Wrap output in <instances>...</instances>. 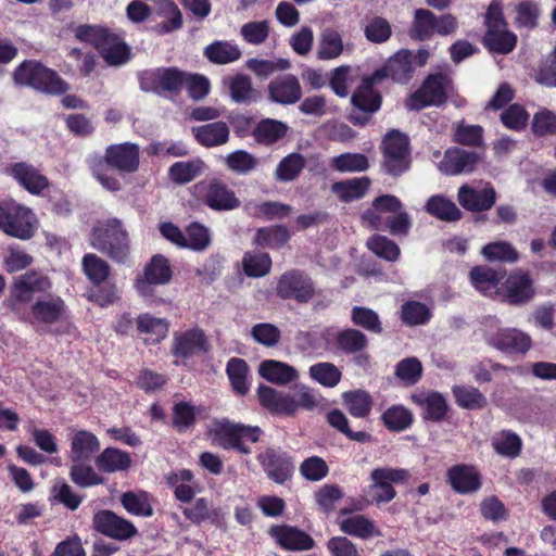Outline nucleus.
Here are the masks:
<instances>
[{
    "instance_id": "f257e3e1",
    "label": "nucleus",
    "mask_w": 556,
    "mask_h": 556,
    "mask_svg": "<svg viewBox=\"0 0 556 556\" xmlns=\"http://www.w3.org/2000/svg\"><path fill=\"white\" fill-rule=\"evenodd\" d=\"M52 289L51 279L37 270H29L15 277L2 301V308L15 319L30 325L51 326L60 323L66 314L64 300L48 294L35 300L37 293Z\"/></svg>"
},
{
    "instance_id": "f03ea898",
    "label": "nucleus",
    "mask_w": 556,
    "mask_h": 556,
    "mask_svg": "<svg viewBox=\"0 0 556 556\" xmlns=\"http://www.w3.org/2000/svg\"><path fill=\"white\" fill-rule=\"evenodd\" d=\"M363 220L378 230H389L394 236H405L410 228V218L403 211L401 201L391 194L377 198L372 207L363 214Z\"/></svg>"
},
{
    "instance_id": "7ed1b4c3",
    "label": "nucleus",
    "mask_w": 556,
    "mask_h": 556,
    "mask_svg": "<svg viewBox=\"0 0 556 556\" xmlns=\"http://www.w3.org/2000/svg\"><path fill=\"white\" fill-rule=\"evenodd\" d=\"M212 442L224 450H235L241 454H250L251 448L245 442L255 443L262 430L258 427L232 422L228 419L216 420L208 431Z\"/></svg>"
},
{
    "instance_id": "20e7f679",
    "label": "nucleus",
    "mask_w": 556,
    "mask_h": 556,
    "mask_svg": "<svg viewBox=\"0 0 556 556\" xmlns=\"http://www.w3.org/2000/svg\"><path fill=\"white\" fill-rule=\"evenodd\" d=\"M90 243L117 262H123L129 253L128 232L117 218L108 219L96 226L91 232Z\"/></svg>"
},
{
    "instance_id": "39448f33",
    "label": "nucleus",
    "mask_w": 556,
    "mask_h": 556,
    "mask_svg": "<svg viewBox=\"0 0 556 556\" xmlns=\"http://www.w3.org/2000/svg\"><path fill=\"white\" fill-rule=\"evenodd\" d=\"M13 80L16 85L28 86L50 94L63 93L67 89L66 83L56 72L33 60L24 61L15 68Z\"/></svg>"
},
{
    "instance_id": "423d86ee",
    "label": "nucleus",
    "mask_w": 556,
    "mask_h": 556,
    "mask_svg": "<svg viewBox=\"0 0 556 556\" xmlns=\"http://www.w3.org/2000/svg\"><path fill=\"white\" fill-rule=\"evenodd\" d=\"M38 229V219L31 208L14 201L0 202V230L21 239H30Z\"/></svg>"
},
{
    "instance_id": "0eeeda50",
    "label": "nucleus",
    "mask_w": 556,
    "mask_h": 556,
    "mask_svg": "<svg viewBox=\"0 0 556 556\" xmlns=\"http://www.w3.org/2000/svg\"><path fill=\"white\" fill-rule=\"evenodd\" d=\"M458 21L452 14L437 16L428 9H417L408 30L410 38L415 40H429L434 34L450 36L456 33Z\"/></svg>"
},
{
    "instance_id": "6e6552de",
    "label": "nucleus",
    "mask_w": 556,
    "mask_h": 556,
    "mask_svg": "<svg viewBox=\"0 0 556 556\" xmlns=\"http://www.w3.org/2000/svg\"><path fill=\"white\" fill-rule=\"evenodd\" d=\"M485 46L494 52L507 54L514 50L517 36L507 29L500 1L493 0L485 13Z\"/></svg>"
},
{
    "instance_id": "1a4fd4ad",
    "label": "nucleus",
    "mask_w": 556,
    "mask_h": 556,
    "mask_svg": "<svg viewBox=\"0 0 556 556\" xmlns=\"http://www.w3.org/2000/svg\"><path fill=\"white\" fill-rule=\"evenodd\" d=\"M451 79L443 74L430 75L422 86L407 100L406 108L409 111H419L429 105H440L445 102L451 89Z\"/></svg>"
},
{
    "instance_id": "9d476101",
    "label": "nucleus",
    "mask_w": 556,
    "mask_h": 556,
    "mask_svg": "<svg viewBox=\"0 0 556 556\" xmlns=\"http://www.w3.org/2000/svg\"><path fill=\"white\" fill-rule=\"evenodd\" d=\"M408 472L404 469L380 467L370 472L371 483L368 486V494L371 501L381 504L391 502L396 492L393 483L403 482L407 479Z\"/></svg>"
},
{
    "instance_id": "9b49d317",
    "label": "nucleus",
    "mask_w": 556,
    "mask_h": 556,
    "mask_svg": "<svg viewBox=\"0 0 556 556\" xmlns=\"http://www.w3.org/2000/svg\"><path fill=\"white\" fill-rule=\"evenodd\" d=\"M384 167L391 175H400L409 167V141L400 131L388 132L382 141Z\"/></svg>"
},
{
    "instance_id": "f8f14e48",
    "label": "nucleus",
    "mask_w": 556,
    "mask_h": 556,
    "mask_svg": "<svg viewBox=\"0 0 556 556\" xmlns=\"http://www.w3.org/2000/svg\"><path fill=\"white\" fill-rule=\"evenodd\" d=\"M197 194L215 211H230L240 205L239 199L228 186L218 180H204L194 186Z\"/></svg>"
},
{
    "instance_id": "ddd939ff",
    "label": "nucleus",
    "mask_w": 556,
    "mask_h": 556,
    "mask_svg": "<svg viewBox=\"0 0 556 556\" xmlns=\"http://www.w3.org/2000/svg\"><path fill=\"white\" fill-rule=\"evenodd\" d=\"M92 523L96 531L118 541L131 539L138 533L131 521L108 509L97 511Z\"/></svg>"
},
{
    "instance_id": "4468645a",
    "label": "nucleus",
    "mask_w": 556,
    "mask_h": 556,
    "mask_svg": "<svg viewBox=\"0 0 556 556\" xmlns=\"http://www.w3.org/2000/svg\"><path fill=\"white\" fill-rule=\"evenodd\" d=\"M208 349L210 343L204 331L199 327H193L174 333L170 352L176 358L186 359L200 353H206Z\"/></svg>"
},
{
    "instance_id": "2eb2a0df",
    "label": "nucleus",
    "mask_w": 556,
    "mask_h": 556,
    "mask_svg": "<svg viewBox=\"0 0 556 556\" xmlns=\"http://www.w3.org/2000/svg\"><path fill=\"white\" fill-rule=\"evenodd\" d=\"M457 200L467 211L483 212L490 210L494 205L496 193L489 182L463 185L458 189Z\"/></svg>"
},
{
    "instance_id": "dca6fc26",
    "label": "nucleus",
    "mask_w": 556,
    "mask_h": 556,
    "mask_svg": "<svg viewBox=\"0 0 556 556\" xmlns=\"http://www.w3.org/2000/svg\"><path fill=\"white\" fill-rule=\"evenodd\" d=\"M314 291L311 278L298 270L283 274L277 283V294L282 299L307 302L314 295Z\"/></svg>"
},
{
    "instance_id": "f3484780",
    "label": "nucleus",
    "mask_w": 556,
    "mask_h": 556,
    "mask_svg": "<svg viewBox=\"0 0 556 556\" xmlns=\"http://www.w3.org/2000/svg\"><path fill=\"white\" fill-rule=\"evenodd\" d=\"M139 147L125 142L108 147L104 161L112 168L123 174L135 173L139 168Z\"/></svg>"
},
{
    "instance_id": "a211bd4d",
    "label": "nucleus",
    "mask_w": 556,
    "mask_h": 556,
    "mask_svg": "<svg viewBox=\"0 0 556 556\" xmlns=\"http://www.w3.org/2000/svg\"><path fill=\"white\" fill-rule=\"evenodd\" d=\"M257 460L267 477L276 483H285L293 472L292 459L283 452L267 448L258 454Z\"/></svg>"
},
{
    "instance_id": "6ab92c4d",
    "label": "nucleus",
    "mask_w": 556,
    "mask_h": 556,
    "mask_svg": "<svg viewBox=\"0 0 556 556\" xmlns=\"http://www.w3.org/2000/svg\"><path fill=\"white\" fill-rule=\"evenodd\" d=\"M5 172L31 194H40L49 186L48 178L26 162L13 163Z\"/></svg>"
},
{
    "instance_id": "aec40b11",
    "label": "nucleus",
    "mask_w": 556,
    "mask_h": 556,
    "mask_svg": "<svg viewBox=\"0 0 556 556\" xmlns=\"http://www.w3.org/2000/svg\"><path fill=\"white\" fill-rule=\"evenodd\" d=\"M270 101L283 105L296 103L302 98V87L292 74H285L273 79L267 86Z\"/></svg>"
},
{
    "instance_id": "412c9836",
    "label": "nucleus",
    "mask_w": 556,
    "mask_h": 556,
    "mask_svg": "<svg viewBox=\"0 0 556 556\" xmlns=\"http://www.w3.org/2000/svg\"><path fill=\"white\" fill-rule=\"evenodd\" d=\"M270 535L280 547L288 551H308L315 545L309 534L291 526L273 527Z\"/></svg>"
},
{
    "instance_id": "4be33fe9",
    "label": "nucleus",
    "mask_w": 556,
    "mask_h": 556,
    "mask_svg": "<svg viewBox=\"0 0 556 556\" xmlns=\"http://www.w3.org/2000/svg\"><path fill=\"white\" fill-rule=\"evenodd\" d=\"M504 292L511 304L527 303L534 296L533 281L529 274L518 270L506 279Z\"/></svg>"
},
{
    "instance_id": "5701e85b",
    "label": "nucleus",
    "mask_w": 556,
    "mask_h": 556,
    "mask_svg": "<svg viewBox=\"0 0 556 556\" xmlns=\"http://www.w3.org/2000/svg\"><path fill=\"white\" fill-rule=\"evenodd\" d=\"M478 162V154L453 148L446 150L440 163V170L446 175H458L472 172Z\"/></svg>"
},
{
    "instance_id": "b1692460",
    "label": "nucleus",
    "mask_w": 556,
    "mask_h": 556,
    "mask_svg": "<svg viewBox=\"0 0 556 556\" xmlns=\"http://www.w3.org/2000/svg\"><path fill=\"white\" fill-rule=\"evenodd\" d=\"M489 343L506 353H526L531 344L530 338L517 329H502L488 339Z\"/></svg>"
},
{
    "instance_id": "393cba45",
    "label": "nucleus",
    "mask_w": 556,
    "mask_h": 556,
    "mask_svg": "<svg viewBox=\"0 0 556 556\" xmlns=\"http://www.w3.org/2000/svg\"><path fill=\"white\" fill-rule=\"evenodd\" d=\"M447 479L451 486L462 494L473 493L481 486V476L472 466H453L447 471Z\"/></svg>"
},
{
    "instance_id": "a878e982",
    "label": "nucleus",
    "mask_w": 556,
    "mask_h": 556,
    "mask_svg": "<svg viewBox=\"0 0 556 556\" xmlns=\"http://www.w3.org/2000/svg\"><path fill=\"white\" fill-rule=\"evenodd\" d=\"M172 278L168 261L162 255H155L147 265L143 277L137 279L136 287L139 292H148L149 285H164Z\"/></svg>"
},
{
    "instance_id": "bb28decb",
    "label": "nucleus",
    "mask_w": 556,
    "mask_h": 556,
    "mask_svg": "<svg viewBox=\"0 0 556 556\" xmlns=\"http://www.w3.org/2000/svg\"><path fill=\"white\" fill-rule=\"evenodd\" d=\"M103 60L111 66H119L130 59L129 47L114 33L110 30L97 49Z\"/></svg>"
},
{
    "instance_id": "cd10ccee",
    "label": "nucleus",
    "mask_w": 556,
    "mask_h": 556,
    "mask_svg": "<svg viewBox=\"0 0 556 556\" xmlns=\"http://www.w3.org/2000/svg\"><path fill=\"white\" fill-rule=\"evenodd\" d=\"M72 462L89 460L99 451V439L90 431L75 430L70 437Z\"/></svg>"
},
{
    "instance_id": "c85d7f7f",
    "label": "nucleus",
    "mask_w": 556,
    "mask_h": 556,
    "mask_svg": "<svg viewBox=\"0 0 556 556\" xmlns=\"http://www.w3.org/2000/svg\"><path fill=\"white\" fill-rule=\"evenodd\" d=\"M338 526L343 533L362 540L381 535V531L376 526L375 521L364 515L340 518L338 519Z\"/></svg>"
},
{
    "instance_id": "c756f323",
    "label": "nucleus",
    "mask_w": 556,
    "mask_h": 556,
    "mask_svg": "<svg viewBox=\"0 0 556 556\" xmlns=\"http://www.w3.org/2000/svg\"><path fill=\"white\" fill-rule=\"evenodd\" d=\"M262 406L275 414L293 415L295 404L290 394L279 392L270 387L261 386L257 390Z\"/></svg>"
},
{
    "instance_id": "7c9ffc66",
    "label": "nucleus",
    "mask_w": 556,
    "mask_h": 556,
    "mask_svg": "<svg viewBox=\"0 0 556 556\" xmlns=\"http://www.w3.org/2000/svg\"><path fill=\"white\" fill-rule=\"evenodd\" d=\"M413 54L409 50H400L391 56L383 67V74L376 72L375 76H390L393 80L405 83L409 79L413 72Z\"/></svg>"
},
{
    "instance_id": "2f4dec72",
    "label": "nucleus",
    "mask_w": 556,
    "mask_h": 556,
    "mask_svg": "<svg viewBox=\"0 0 556 556\" xmlns=\"http://www.w3.org/2000/svg\"><path fill=\"white\" fill-rule=\"evenodd\" d=\"M204 56L213 64L225 65L238 61L242 51L231 40H216L204 48Z\"/></svg>"
},
{
    "instance_id": "473e14b6",
    "label": "nucleus",
    "mask_w": 556,
    "mask_h": 556,
    "mask_svg": "<svg viewBox=\"0 0 556 556\" xmlns=\"http://www.w3.org/2000/svg\"><path fill=\"white\" fill-rule=\"evenodd\" d=\"M258 372L267 381L280 386L288 384L299 377L294 367L275 359L262 362L258 367Z\"/></svg>"
},
{
    "instance_id": "72a5a7b5",
    "label": "nucleus",
    "mask_w": 556,
    "mask_h": 556,
    "mask_svg": "<svg viewBox=\"0 0 556 556\" xmlns=\"http://www.w3.org/2000/svg\"><path fill=\"white\" fill-rule=\"evenodd\" d=\"M228 87L229 96L236 103H251L258 98L257 90L253 87L252 79L245 74H236L224 79Z\"/></svg>"
},
{
    "instance_id": "f704fd0d",
    "label": "nucleus",
    "mask_w": 556,
    "mask_h": 556,
    "mask_svg": "<svg viewBox=\"0 0 556 556\" xmlns=\"http://www.w3.org/2000/svg\"><path fill=\"white\" fill-rule=\"evenodd\" d=\"M96 465L100 471L113 473L127 470L131 466V458L125 451L106 447L96 458Z\"/></svg>"
},
{
    "instance_id": "c9c22d12",
    "label": "nucleus",
    "mask_w": 556,
    "mask_h": 556,
    "mask_svg": "<svg viewBox=\"0 0 556 556\" xmlns=\"http://www.w3.org/2000/svg\"><path fill=\"white\" fill-rule=\"evenodd\" d=\"M414 403L420 406L428 419L439 421L447 412V404L442 394L434 391H422L412 396Z\"/></svg>"
},
{
    "instance_id": "e433bc0d",
    "label": "nucleus",
    "mask_w": 556,
    "mask_h": 556,
    "mask_svg": "<svg viewBox=\"0 0 556 556\" xmlns=\"http://www.w3.org/2000/svg\"><path fill=\"white\" fill-rule=\"evenodd\" d=\"M186 72L175 67L157 68L147 75L155 91H177L184 87Z\"/></svg>"
},
{
    "instance_id": "4c0bfd02",
    "label": "nucleus",
    "mask_w": 556,
    "mask_h": 556,
    "mask_svg": "<svg viewBox=\"0 0 556 556\" xmlns=\"http://www.w3.org/2000/svg\"><path fill=\"white\" fill-rule=\"evenodd\" d=\"M192 134L204 147H215L227 142L229 128L225 122H215L192 128Z\"/></svg>"
},
{
    "instance_id": "58836bf2",
    "label": "nucleus",
    "mask_w": 556,
    "mask_h": 556,
    "mask_svg": "<svg viewBox=\"0 0 556 556\" xmlns=\"http://www.w3.org/2000/svg\"><path fill=\"white\" fill-rule=\"evenodd\" d=\"M354 108L364 113L372 114L380 109L381 97L372 88L371 83L365 79L351 98Z\"/></svg>"
},
{
    "instance_id": "ea45409f",
    "label": "nucleus",
    "mask_w": 556,
    "mask_h": 556,
    "mask_svg": "<svg viewBox=\"0 0 556 556\" xmlns=\"http://www.w3.org/2000/svg\"><path fill=\"white\" fill-rule=\"evenodd\" d=\"M137 329L140 333L149 336L147 340L160 342L167 337L169 323L165 318H157L146 313L138 316Z\"/></svg>"
},
{
    "instance_id": "a19ab883",
    "label": "nucleus",
    "mask_w": 556,
    "mask_h": 556,
    "mask_svg": "<svg viewBox=\"0 0 556 556\" xmlns=\"http://www.w3.org/2000/svg\"><path fill=\"white\" fill-rule=\"evenodd\" d=\"M245 67L255 76L266 79L277 72H283L291 67V63L287 59H260L251 58L247 60Z\"/></svg>"
},
{
    "instance_id": "79ce46f5",
    "label": "nucleus",
    "mask_w": 556,
    "mask_h": 556,
    "mask_svg": "<svg viewBox=\"0 0 556 556\" xmlns=\"http://www.w3.org/2000/svg\"><path fill=\"white\" fill-rule=\"evenodd\" d=\"M157 15L166 20L154 27L161 35L179 29L182 25L181 12L173 0H160Z\"/></svg>"
},
{
    "instance_id": "37998d69",
    "label": "nucleus",
    "mask_w": 556,
    "mask_h": 556,
    "mask_svg": "<svg viewBox=\"0 0 556 556\" xmlns=\"http://www.w3.org/2000/svg\"><path fill=\"white\" fill-rule=\"evenodd\" d=\"M367 177L352 178L332 185V192L343 202H350L362 198L369 187Z\"/></svg>"
},
{
    "instance_id": "c03bdc74",
    "label": "nucleus",
    "mask_w": 556,
    "mask_h": 556,
    "mask_svg": "<svg viewBox=\"0 0 556 556\" xmlns=\"http://www.w3.org/2000/svg\"><path fill=\"white\" fill-rule=\"evenodd\" d=\"M426 211L445 222H455L460 219L462 212L456 204L443 195H432L425 206Z\"/></svg>"
},
{
    "instance_id": "a18cd8bd",
    "label": "nucleus",
    "mask_w": 556,
    "mask_h": 556,
    "mask_svg": "<svg viewBox=\"0 0 556 556\" xmlns=\"http://www.w3.org/2000/svg\"><path fill=\"white\" fill-rule=\"evenodd\" d=\"M503 278L498 271L486 266L473 267L470 271V280L475 288L483 294H492Z\"/></svg>"
},
{
    "instance_id": "49530a36",
    "label": "nucleus",
    "mask_w": 556,
    "mask_h": 556,
    "mask_svg": "<svg viewBox=\"0 0 556 556\" xmlns=\"http://www.w3.org/2000/svg\"><path fill=\"white\" fill-rule=\"evenodd\" d=\"M226 372L233 391L240 395L247 394L250 389L247 362L238 357L230 358L226 366Z\"/></svg>"
},
{
    "instance_id": "de8ad7c7",
    "label": "nucleus",
    "mask_w": 556,
    "mask_h": 556,
    "mask_svg": "<svg viewBox=\"0 0 556 556\" xmlns=\"http://www.w3.org/2000/svg\"><path fill=\"white\" fill-rule=\"evenodd\" d=\"M288 126L279 121L266 118L261 121L253 130L255 140L260 143L271 144L283 138Z\"/></svg>"
},
{
    "instance_id": "09e8293b",
    "label": "nucleus",
    "mask_w": 556,
    "mask_h": 556,
    "mask_svg": "<svg viewBox=\"0 0 556 556\" xmlns=\"http://www.w3.org/2000/svg\"><path fill=\"white\" fill-rule=\"evenodd\" d=\"M481 254L489 262L515 263L519 258L517 250L507 241L490 242L481 249Z\"/></svg>"
},
{
    "instance_id": "8fccbe9b",
    "label": "nucleus",
    "mask_w": 556,
    "mask_h": 556,
    "mask_svg": "<svg viewBox=\"0 0 556 556\" xmlns=\"http://www.w3.org/2000/svg\"><path fill=\"white\" fill-rule=\"evenodd\" d=\"M121 503L131 515L150 517L153 514L150 496L144 491L126 492L121 496Z\"/></svg>"
},
{
    "instance_id": "3c124183",
    "label": "nucleus",
    "mask_w": 556,
    "mask_h": 556,
    "mask_svg": "<svg viewBox=\"0 0 556 556\" xmlns=\"http://www.w3.org/2000/svg\"><path fill=\"white\" fill-rule=\"evenodd\" d=\"M204 168V162L199 159L188 162H176L169 167L168 175L173 181L182 185L200 176Z\"/></svg>"
},
{
    "instance_id": "603ef678",
    "label": "nucleus",
    "mask_w": 556,
    "mask_h": 556,
    "mask_svg": "<svg viewBox=\"0 0 556 556\" xmlns=\"http://www.w3.org/2000/svg\"><path fill=\"white\" fill-rule=\"evenodd\" d=\"M343 52V40L338 30L327 28L323 31L317 55L320 60L337 59Z\"/></svg>"
},
{
    "instance_id": "864d4df0",
    "label": "nucleus",
    "mask_w": 556,
    "mask_h": 556,
    "mask_svg": "<svg viewBox=\"0 0 556 556\" xmlns=\"http://www.w3.org/2000/svg\"><path fill=\"white\" fill-rule=\"evenodd\" d=\"M305 166V159L300 153H290L283 157L275 172L278 181L289 182L298 178Z\"/></svg>"
},
{
    "instance_id": "5fc2aeb1",
    "label": "nucleus",
    "mask_w": 556,
    "mask_h": 556,
    "mask_svg": "<svg viewBox=\"0 0 556 556\" xmlns=\"http://www.w3.org/2000/svg\"><path fill=\"white\" fill-rule=\"evenodd\" d=\"M365 38L371 43H384L392 35L389 21L382 16L368 18L363 27Z\"/></svg>"
},
{
    "instance_id": "6e6d98bb",
    "label": "nucleus",
    "mask_w": 556,
    "mask_h": 556,
    "mask_svg": "<svg viewBox=\"0 0 556 556\" xmlns=\"http://www.w3.org/2000/svg\"><path fill=\"white\" fill-rule=\"evenodd\" d=\"M89 460L72 462L71 479L75 484L81 488L99 485L104 482V479L87 464Z\"/></svg>"
},
{
    "instance_id": "4d7b16f0",
    "label": "nucleus",
    "mask_w": 556,
    "mask_h": 556,
    "mask_svg": "<svg viewBox=\"0 0 556 556\" xmlns=\"http://www.w3.org/2000/svg\"><path fill=\"white\" fill-rule=\"evenodd\" d=\"M492 446L502 456L516 457L521 451V439L511 431H501L492 439Z\"/></svg>"
},
{
    "instance_id": "13d9d810",
    "label": "nucleus",
    "mask_w": 556,
    "mask_h": 556,
    "mask_svg": "<svg viewBox=\"0 0 556 556\" xmlns=\"http://www.w3.org/2000/svg\"><path fill=\"white\" fill-rule=\"evenodd\" d=\"M343 401L350 414L357 418L366 417L372 406L371 396L362 390L345 392Z\"/></svg>"
},
{
    "instance_id": "bf43d9fd",
    "label": "nucleus",
    "mask_w": 556,
    "mask_h": 556,
    "mask_svg": "<svg viewBox=\"0 0 556 556\" xmlns=\"http://www.w3.org/2000/svg\"><path fill=\"white\" fill-rule=\"evenodd\" d=\"M289 231L283 226L261 228L257 230L254 243L265 248H279L289 240Z\"/></svg>"
},
{
    "instance_id": "052dcab7",
    "label": "nucleus",
    "mask_w": 556,
    "mask_h": 556,
    "mask_svg": "<svg viewBox=\"0 0 556 556\" xmlns=\"http://www.w3.org/2000/svg\"><path fill=\"white\" fill-rule=\"evenodd\" d=\"M243 270L249 277H263L269 273L271 260L267 253L247 252L242 258Z\"/></svg>"
},
{
    "instance_id": "680f3d73",
    "label": "nucleus",
    "mask_w": 556,
    "mask_h": 556,
    "mask_svg": "<svg viewBox=\"0 0 556 556\" xmlns=\"http://www.w3.org/2000/svg\"><path fill=\"white\" fill-rule=\"evenodd\" d=\"M83 268L88 279L97 286L103 282L110 274L109 264L92 253L86 254L84 256Z\"/></svg>"
},
{
    "instance_id": "e2e57ef3",
    "label": "nucleus",
    "mask_w": 556,
    "mask_h": 556,
    "mask_svg": "<svg viewBox=\"0 0 556 556\" xmlns=\"http://www.w3.org/2000/svg\"><path fill=\"white\" fill-rule=\"evenodd\" d=\"M382 420L389 430L403 431L412 425L413 415L404 406L394 405L383 413Z\"/></svg>"
},
{
    "instance_id": "0e129e2a",
    "label": "nucleus",
    "mask_w": 556,
    "mask_h": 556,
    "mask_svg": "<svg viewBox=\"0 0 556 556\" xmlns=\"http://www.w3.org/2000/svg\"><path fill=\"white\" fill-rule=\"evenodd\" d=\"M453 394L456 403L467 409H480L486 405L484 395L473 387H454Z\"/></svg>"
},
{
    "instance_id": "69168bd1",
    "label": "nucleus",
    "mask_w": 556,
    "mask_h": 556,
    "mask_svg": "<svg viewBox=\"0 0 556 556\" xmlns=\"http://www.w3.org/2000/svg\"><path fill=\"white\" fill-rule=\"evenodd\" d=\"M311 377L320 384L333 388L341 380V371L331 363H318L309 367Z\"/></svg>"
},
{
    "instance_id": "338daca9",
    "label": "nucleus",
    "mask_w": 556,
    "mask_h": 556,
    "mask_svg": "<svg viewBox=\"0 0 556 556\" xmlns=\"http://www.w3.org/2000/svg\"><path fill=\"white\" fill-rule=\"evenodd\" d=\"M269 29L270 27L267 21H253L241 26L240 35L245 42L258 46L267 40Z\"/></svg>"
},
{
    "instance_id": "774afa93",
    "label": "nucleus",
    "mask_w": 556,
    "mask_h": 556,
    "mask_svg": "<svg viewBox=\"0 0 556 556\" xmlns=\"http://www.w3.org/2000/svg\"><path fill=\"white\" fill-rule=\"evenodd\" d=\"M190 470L182 469L167 476L168 483L175 488V496L181 502H189L194 495L193 489L187 484L192 479Z\"/></svg>"
}]
</instances>
